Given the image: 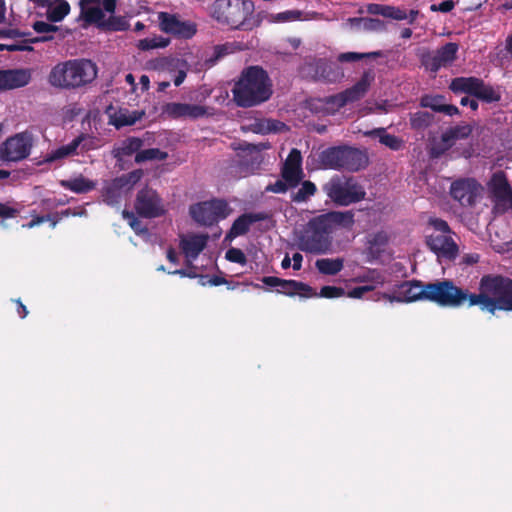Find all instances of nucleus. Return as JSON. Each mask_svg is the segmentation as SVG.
<instances>
[{
    "label": "nucleus",
    "instance_id": "1",
    "mask_svg": "<svg viewBox=\"0 0 512 512\" xmlns=\"http://www.w3.org/2000/svg\"><path fill=\"white\" fill-rule=\"evenodd\" d=\"M425 301L436 303L441 307L477 306L481 312L496 316L499 312L496 274H486L478 284V293L470 292L454 284L452 280L443 279L426 283Z\"/></svg>",
    "mask_w": 512,
    "mask_h": 512
},
{
    "label": "nucleus",
    "instance_id": "2",
    "mask_svg": "<svg viewBox=\"0 0 512 512\" xmlns=\"http://www.w3.org/2000/svg\"><path fill=\"white\" fill-rule=\"evenodd\" d=\"M232 92L240 107L248 108L267 101L272 95L268 73L260 66L245 68Z\"/></svg>",
    "mask_w": 512,
    "mask_h": 512
},
{
    "label": "nucleus",
    "instance_id": "3",
    "mask_svg": "<svg viewBox=\"0 0 512 512\" xmlns=\"http://www.w3.org/2000/svg\"><path fill=\"white\" fill-rule=\"evenodd\" d=\"M97 74V65L92 60L71 59L56 64L48 75V82L54 88L73 90L90 84Z\"/></svg>",
    "mask_w": 512,
    "mask_h": 512
},
{
    "label": "nucleus",
    "instance_id": "4",
    "mask_svg": "<svg viewBox=\"0 0 512 512\" xmlns=\"http://www.w3.org/2000/svg\"><path fill=\"white\" fill-rule=\"evenodd\" d=\"M319 162L325 169L355 173L368 167L369 155L365 149L338 145L321 151Z\"/></svg>",
    "mask_w": 512,
    "mask_h": 512
},
{
    "label": "nucleus",
    "instance_id": "5",
    "mask_svg": "<svg viewBox=\"0 0 512 512\" xmlns=\"http://www.w3.org/2000/svg\"><path fill=\"white\" fill-rule=\"evenodd\" d=\"M253 11L251 0H216L210 8L212 18L233 29H246V21Z\"/></svg>",
    "mask_w": 512,
    "mask_h": 512
},
{
    "label": "nucleus",
    "instance_id": "6",
    "mask_svg": "<svg viewBox=\"0 0 512 512\" xmlns=\"http://www.w3.org/2000/svg\"><path fill=\"white\" fill-rule=\"evenodd\" d=\"M297 245L301 251L317 255L330 251L331 233L320 216L309 220L298 236Z\"/></svg>",
    "mask_w": 512,
    "mask_h": 512
},
{
    "label": "nucleus",
    "instance_id": "7",
    "mask_svg": "<svg viewBox=\"0 0 512 512\" xmlns=\"http://www.w3.org/2000/svg\"><path fill=\"white\" fill-rule=\"evenodd\" d=\"M328 198L337 206H349L365 199L366 191L353 177H333L324 185Z\"/></svg>",
    "mask_w": 512,
    "mask_h": 512
},
{
    "label": "nucleus",
    "instance_id": "8",
    "mask_svg": "<svg viewBox=\"0 0 512 512\" xmlns=\"http://www.w3.org/2000/svg\"><path fill=\"white\" fill-rule=\"evenodd\" d=\"M231 211L226 200L217 198L193 204L189 208L192 219L208 227L225 219Z\"/></svg>",
    "mask_w": 512,
    "mask_h": 512
},
{
    "label": "nucleus",
    "instance_id": "9",
    "mask_svg": "<svg viewBox=\"0 0 512 512\" xmlns=\"http://www.w3.org/2000/svg\"><path fill=\"white\" fill-rule=\"evenodd\" d=\"M142 176L143 171L136 169L107 182L101 192L103 202L111 207L119 208L123 195L130 191Z\"/></svg>",
    "mask_w": 512,
    "mask_h": 512
},
{
    "label": "nucleus",
    "instance_id": "10",
    "mask_svg": "<svg viewBox=\"0 0 512 512\" xmlns=\"http://www.w3.org/2000/svg\"><path fill=\"white\" fill-rule=\"evenodd\" d=\"M33 147L31 133L25 131L8 137L0 144V162L17 163L29 157Z\"/></svg>",
    "mask_w": 512,
    "mask_h": 512
},
{
    "label": "nucleus",
    "instance_id": "11",
    "mask_svg": "<svg viewBox=\"0 0 512 512\" xmlns=\"http://www.w3.org/2000/svg\"><path fill=\"white\" fill-rule=\"evenodd\" d=\"M459 45L448 42L436 51L424 50L420 55L421 65L429 72L436 74L441 68L448 67L457 59Z\"/></svg>",
    "mask_w": 512,
    "mask_h": 512
},
{
    "label": "nucleus",
    "instance_id": "12",
    "mask_svg": "<svg viewBox=\"0 0 512 512\" xmlns=\"http://www.w3.org/2000/svg\"><path fill=\"white\" fill-rule=\"evenodd\" d=\"M374 80L375 74L372 70L364 71L360 79L353 86L343 92L326 97L325 103L339 109L347 103L358 101L364 97Z\"/></svg>",
    "mask_w": 512,
    "mask_h": 512
},
{
    "label": "nucleus",
    "instance_id": "13",
    "mask_svg": "<svg viewBox=\"0 0 512 512\" xmlns=\"http://www.w3.org/2000/svg\"><path fill=\"white\" fill-rule=\"evenodd\" d=\"M134 209L140 217L147 219L161 217L166 213L162 198L156 190L148 186L138 191Z\"/></svg>",
    "mask_w": 512,
    "mask_h": 512
},
{
    "label": "nucleus",
    "instance_id": "14",
    "mask_svg": "<svg viewBox=\"0 0 512 512\" xmlns=\"http://www.w3.org/2000/svg\"><path fill=\"white\" fill-rule=\"evenodd\" d=\"M482 186L474 178H458L450 185V196L461 206L472 207L480 196Z\"/></svg>",
    "mask_w": 512,
    "mask_h": 512
},
{
    "label": "nucleus",
    "instance_id": "15",
    "mask_svg": "<svg viewBox=\"0 0 512 512\" xmlns=\"http://www.w3.org/2000/svg\"><path fill=\"white\" fill-rule=\"evenodd\" d=\"M426 283L421 280L403 281L395 285L393 294L385 293L383 297L390 302L411 303L425 301Z\"/></svg>",
    "mask_w": 512,
    "mask_h": 512
},
{
    "label": "nucleus",
    "instance_id": "16",
    "mask_svg": "<svg viewBox=\"0 0 512 512\" xmlns=\"http://www.w3.org/2000/svg\"><path fill=\"white\" fill-rule=\"evenodd\" d=\"M159 27L166 34L182 39L192 38L196 32V25L190 21H181L175 14L168 12L158 13Z\"/></svg>",
    "mask_w": 512,
    "mask_h": 512
},
{
    "label": "nucleus",
    "instance_id": "17",
    "mask_svg": "<svg viewBox=\"0 0 512 512\" xmlns=\"http://www.w3.org/2000/svg\"><path fill=\"white\" fill-rule=\"evenodd\" d=\"M262 282L270 287H278L277 292L293 297L299 295L303 298H312L317 292L308 284L297 280H286L275 276H264Z\"/></svg>",
    "mask_w": 512,
    "mask_h": 512
},
{
    "label": "nucleus",
    "instance_id": "18",
    "mask_svg": "<svg viewBox=\"0 0 512 512\" xmlns=\"http://www.w3.org/2000/svg\"><path fill=\"white\" fill-rule=\"evenodd\" d=\"M426 244L438 257L453 260L458 255V246L451 234H430Z\"/></svg>",
    "mask_w": 512,
    "mask_h": 512
},
{
    "label": "nucleus",
    "instance_id": "19",
    "mask_svg": "<svg viewBox=\"0 0 512 512\" xmlns=\"http://www.w3.org/2000/svg\"><path fill=\"white\" fill-rule=\"evenodd\" d=\"M281 176L291 188L297 187L301 182L304 176L302 169V155L300 150L297 148H293L289 152L283 164Z\"/></svg>",
    "mask_w": 512,
    "mask_h": 512
},
{
    "label": "nucleus",
    "instance_id": "20",
    "mask_svg": "<svg viewBox=\"0 0 512 512\" xmlns=\"http://www.w3.org/2000/svg\"><path fill=\"white\" fill-rule=\"evenodd\" d=\"M163 113L172 119L196 120L208 115L207 108L198 104L170 102L163 107Z\"/></svg>",
    "mask_w": 512,
    "mask_h": 512
},
{
    "label": "nucleus",
    "instance_id": "21",
    "mask_svg": "<svg viewBox=\"0 0 512 512\" xmlns=\"http://www.w3.org/2000/svg\"><path fill=\"white\" fill-rule=\"evenodd\" d=\"M208 241V235L193 234L188 237H182L180 240V248L184 253L186 266L193 268L192 262L197 259L199 254L205 249Z\"/></svg>",
    "mask_w": 512,
    "mask_h": 512
},
{
    "label": "nucleus",
    "instance_id": "22",
    "mask_svg": "<svg viewBox=\"0 0 512 512\" xmlns=\"http://www.w3.org/2000/svg\"><path fill=\"white\" fill-rule=\"evenodd\" d=\"M266 219H268V215L264 212L243 213L234 220L231 228L226 234V239L232 240L238 236L245 235L249 232L252 224Z\"/></svg>",
    "mask_w": 512,
    "mask_h": 512
},
{
    "label": "nucleus",
    "instance_id": "23",
    "mask_svg": "<svg viewBox=\"0 0 512 512\" xmlns=\"http://www.w3.org/2000/svg\"><path fill=\"white\" fill-rule=\"evenodd\" d=\"M419 105L422 108H429L433 112L443 113L447 116L460 115V110L457 106L446 103L445 96L443 95H430L425 94L420 98Z\"/></svg>",
    "mask_w": 512,
    "mask_h": 512
},
{
    "label": "nucleus",
    "instance_id": "24",
    "mask_svg": "<svg viewBox=\"0 0 512 512\" xmlns=\"http://www.w3.org/2000/svg\"><path fill=\"white\" fill-rule=\"evenodd\" d=\"M332 234L336 228L352 229L355 223L354 212L349 211H330L319 215Z\"/></svg>",
    "mask_w": 512,
    "mask_h": 512
},
{
    "label": "nucleus",
    "instance_id": "25",
    "mask_svg": "<svg viewBox=\"0 0 512 512\" xmlns=\"http://www.w3.org/2000/svg\"><path fill=\"white\" fill-rule=\"evenodd\" d=\"M4 91L13 90L28 85L31 81V70L16 68L2 70Z\"/></svg>",
    "mask_w": 512,
    "mask_h": 512
},
{
    "label": "nucleus",
    "instance_id": "26",
    "mask_svg": "<svg viewBox=\"0 0 512 512\" xmlns=\"http://www.w3.org/2000/svg\"><path fill=\"white\" fill-rule=\"evenodd\" d=\"M496 276L499 312L512 313V279L498 274Z\"/></svg>",
    "mask_w": 512,
    "mask_h": 512
},
{
    "label": "nucleus",
    "instance_id": "27",
    "mask_svg": "<svg viewBox=\"0 0 512 512\" xmlns=\"http://www.w3.org/2000/svg\"><path fill=\"white\" fill-rule=\"evenodd\" d=\"M490 189L492 194L499 200L512 198V189L503 171L493 174L490 181Z\"/></svg>",
    "mask_w": 512,
    "mask_h": 512
},
{
    "label": "nucleus",
    "instance_id": "28",
    "mask_svg": "<svg viewBox=\"0 0 512 512\" xmlns=\"http://www.w3.org/2000/svg\"><path fill=\"white\" fill-rule=\"evenodd\" d=\"M59 185L76 194H85L96 188V182L84 177L82 174L75 178L62 179L59 181Z\"/></svg>",
    "mask_w": 512,
    "mask_h": 512
},
{
    "label": "nucleus",
    "instance_id": "29",
    "mask_svg": "<svg viewBox=\"0 0 512 512\" xmlns=\"http://www.w3.org/2000/svg\"><path fill=\"white\" fill-rule=\"evenodd\" d=\"M143 146V140L138 137H128L112 150L113 157L122 160L124 157L138 153Z\"/></svg>",
    "mask_w": 512,
    "mask_h": 512
},
{
    "label": "nucleus",
    "instance_id": "30",
    "mask_svg": "<svg viewBox=\"0 0 512 512\" xmlns=\"http://www.w3.org/2000/svg\"><path fill=\"white\" fill-rule=\"evenodd\" d=\"M480 80V78L472 76L456 77L452 79L449 85V89L455 94L465 93L471 96H475Z\"/></svg>",
    "mask_w": 512,
    "mask_h": 512
},
{
    "label": "nucleus",
    "instance_id": "31",
    "mask_svg": "<svg viewBox=\"0 0 512 512\" xmlns=\"http://www.w3.org/2000/svg\"><path fill=\"white\" fill-rule=\"evenodd\" d=\"M473 131L470 124H458L449 129L441 135V141L446 146H452L456 140L468 138Z\"/></svg>",
    "mask_w": 512,
    "mask_h": 512
},
{
    "label": "nucleus",
    "instance_id": "32",
    "mask_svg": "<svg viewBox=\"0 0 512 512\" xmlns=\"http://www.w3.org/2000/svg\"><path fill=\"white\" fill-rule=\"evenodd\" d=\"M80 139H73L69 144L58 147L55 150L50 151L44 157V163H52L72 155L78 154Z\"/></svg>",
    "mask_w": 512,
    "mask_h": 512
},
{
    "label": "nucleus",
    "instance_id": "33",
    "mask_svg": "<svg viewBox=\"0 0 512 512\" xmlns=\"http://www.w3.org/2000/svg\"><path fill=\"white\" fill-rule=\"evenodd\" d=\"M370 137H378L379 142L391 150L398 151L403 146V140L386 132L385 128H376L366 133Z\"/></svg>",
    "mask_w": 512,
    "mask_h": 512
},
{
    "label": "nucleus",
    "instance_id": "34",
    "mask_svg": "<svg viewBox=\"0 0 512 512\" xmlns=\"http://www.w3.org/2000/svg\"><path fill=\"white\" fill-rule=\"evenodd\" d=\"M317 73L323 80L331 83L337 82L344 76L342 69L338 65L327 61H320L317 64Z\"/></svg>",
    "mask_w": 512,
    "mask_h": 512
},
{
    "label": "nucleus",
    "instance_id": "35",
    "mask_svg": "<svg viewBox=\"0 0 512 512\" xmlns=\"http://www.w3.org/2000/svg\"><path fill=\"white\" fill-rule=\"evenodd\" d=\"M435 121L434 114L427 111H416L414 113H410L409 115V123L411 129L415 131H424Z\"/></svg>",
    "mask_w": 512,
    "mask_h": 512
},
{
    "label": "nucleus",
    "instance_id": "36",
    "mask_svg": "<svg viewBox=\"0 0 512 512\" xmlns=\"http://www.w3.org/2000/svg\"><path fill=\"white\" fill-rule=\"evenodd\" d=\"M317 270L323 275H336L344 267V261L342 258H321L315 262Z\"/></svg>",
    "mask_w": 512,
    "mask_h": 512
},
{
    "label": "nucleus",
    "instance_id": "37",
    "mask_svg": "<svg viewBox=\"0 0 512 512\" xmlns=\"http://www.w3.org/2000/svg\"><path fill=\"white\" fill-rule=\"evenodd\" d=\"M70 12V5L66 0H57L56 5L50 6L46 16L50 22L62 21Z\"/></svg>",
    "mask_w": 512,
    "mask_h": 512
},
{
    "label": "nucleus",
    "instance_id": "38",
    "mask_svg": "<svg viewBox=\"0 0 512 512\" xmlns=\"http://www.w3.org/2000/svg\"><path fill=\"white\" fill-rule=\"evenodd\" d=\"M140 117L141 114H138L136 111L130 113L127 110H120L111 117V124L119 129L121 127L134 125Z\"/></svg>",
    "mask_w": 512,
    "mask_h": 512
},
{
    "label": "nucleus",
    "instance_id": "39",
    "mask_svg": "<svg viewBox=\"0 0 512 512\" xmlns=\"http://www.w3.org/2000/svg\"><path fill=\"white\" fill-rule=\"evenodd\" d=\"M474 97L490 104L500 101L501 94L481 79Z\"/></svg>",
    "mask_w": 512,
    "mask_h": 512
},
{
    "label": "nucleus",
    "instance_id": "40",
    "mask_svg": "<svg viewBox=\"0 0 512 512\" xmlns=\"http://www.w3.org/2000/svg\"><path fill=\"white\" fill-rule=\"evenodd\" d=\"M230 52L231 45L229 43L214 46L212 55L204 58L202 68L209 69L213 67L221 58Z\"/></svg>",
    "mask_w": 512,
    "mask_h": 512
},
{
    "label": "nucleus",
    "instance_id": "41",
    "mask_svg": "<svg viewBox=\"0 0 512 512\" xmlns=\"http://www.w3.org/2000/svg\"><path fill=\"white\" fill-rule=\"evenodd\" d=\"M167 157H168L167 152L162 151L159 148H149V149H145V150H140L135 155V162L143 163V162L152 161V160L163 161V160H166Z\"/></svg>",
    "mask_w": 512,
    "mask_h": 512
},
{
    "label": "nucleus",
    "instance_id": "42",
    "mask_svg": "<svg viewBox=\"0 0 512 512\" xmlns=\"http://www.w3.org/2000/svg\"><path fill=\"white\" fill-rule=\"evenodd\" d=\"M96 1L97 0H81L80 4L81 6H84L85 3H92ZM82 16L86 22L97 23L99 26L105 18L103 11L99 7H90L87 9L82 7Z\"/></svg>",
    "mask_w": 512,
    "mask_h": 512
},
{
    "label": "nucleus",
    "instance_id": "43",
    "mask_svg": "<svg viewBox=\"0 0 512 512\" xmlns=\"http://www.w3.org/2000/svg\"><path fill=\"white\" fill-rule=\"evenodd\" d=\"M170 44V39L162 36H154L151 38H144L138 41L137 47L142 51H148L156 48H165Z\"/></svg>",
    "mask_w": 512,
    "mask_h": 512
},
{
    "label": "nucleus",
    "instance_id": "44",
    "mask_svg": "<svg viewBox=\"0 0 512 512\" xmlns=\"http://www.w3.org/2000/svg\"><path fill=\"white\" fill-rule=\"evenodd\" d=\"M317 191L316 185L307 180L302 183L301 188L291 195V200L296 203H301L307 201L311 196H313Z\"/></svg>",
    "mask_w": 512,
    "mask_h": 512
},
{
    "label": "nucleus",
    "instance_id": "45",
    "mask_svg": "<svg viewBox=\"0 0 512 512\" xmlns=\"http://www.w3.org/2000/svg\"><path fill=\"white\" fill-rule=\"evenodd\" d=\"M383 54L381 51H373L368 53H358V52H345L340 53L337 57V60L340 63H346V62H355L366 58H378L381 57Z\"/></svg>",
    "mask_w": 512,
    "mask_h": 512
},
{
    "label": "nucleus",
    "instance_id": "46",
    "mask_svg": "<svg viewBox=\"0 0 512 512\" xmlns=\"http://www.w3.org/2000/svg\"><path fill=\"white\" fill-rule=\"evenodd\" d=\"M100 28L106 31H124L128 28V23L121 16H110L100 23Z\"/></svg>",
    "mask_w": 512,
    "mask_h": 512
},
{
    "label": "nucleus",
    "instance_id": "47",
    "mask_svg": "<svg viewBox=\"0 0 512 512\" xmlns=\"http://www.w3.org/2000/svg\"><path fill=\"white\" fill-rule=\"evenodd\" d=\"M122 216L128 221L130 227L137 235H144L148 233V228L142 224L132 211L123 210Z\"/></svg>",
    "mask_w": 512,
    "mask_h": 512
},
{
    "label": "nucleus",
    "instance_id": "48",
    "mask_svg": "<svg viewBox=\"0 0 512 512\" xmlns=\"http://www.w3.org/2000/svg\"><path fill=\"white\" fill-rule=\"evenodd\" d=\"M388 241H389V237L386 232H384V231L376 232L373 235H371L368 239L369 248L371 250L375 249L377 252H379L382 247L387 245Z\"/></svg>",
    "mask_w": 512,
    "mask_h": 512
},
{
    "label": "nucleus",
    "instance_id": "49",
    "mask_svg": "<svg viewBox=\"0 0 512 512\" xmlns=\"http://www.w3.org/2000/svg\"><path fill=\"white\" fill-rule=\"evenodd\" d=\"M225 258L232 263L240 265H245L247 263L245 253L241 249L235 247H231L226 251Z\"/></svg>",
    "mask_w": 512,
    "mask_h": 512
},
{
    "label": "nucleus",
    "instance_id": "50",
    "mask_svg": "<svg viewBox=\"0 0 512 512\" xmlns=\"http://www.w3.org/2000/svg\"><path fill=\"white\" fill-rule=\"evenodd\" d=\"M346 295L345 290L342 287H336V286H323L320 290V293L315 296L323 297V298H339Z\"/></svg>",
    "mask_w": 512,
    "mask_h": 512
},
{
    "label": "nucleus",
    "instance_id": "51",
    "mask_svg": "<svg viewBox=\"0 0 512 512\" xmlns=\"http://www.w3.org/2000/svg\"><path fill=\"white\" fill-rule=\"evenodd\" d=\"M428 223L435 230L433 234H452L448 223L441 218H430Z\"/></svg>",
    "mask_w": 512,
    "mask_h": 512
},
{
    "label": "nucleus",
    "instance_id": "52",
    "mask_svg": "<svg viewBox=\"0 0 512 512\" xmlns=\"http://www.w3.org/2000/svg\"><path fill=\"white\" fill-rule=\"evenodd\" d=\"M80 138H81V142L79 144L78 149H80L81 153L88 152L95 148V141L92 136L85 134V133H81L75 139H80Z\"/></svg>",
    "mask_w": 512,
    "mask_h": 512
},
{
    "label": "nucleus",
    "instance_id": "53",
    "mask_svg": "<svg viewBox=\"0 0 512 512\" xmlns=\"http://www.w3.org/2000/svg\"><path fill=\"white\" fill-rule=\"evenodd\" d=\"M384 17L395 19V20H405V19H407V13L400 8L386 5L385 11H384Z\"/></svg>",
    "mask_w": 512,
    "mask_h": 512
},
{
    "label": "nucleus",
    "instance_id": "54",
    "mask_svg": "<svg viewBox=\"0 0 512 512\" xmlns=\"http://www.w3.org/2000/svg\"><path fill=\"white\" fill-rule=\"evenodd\" d=\"M32 27L34 31L39 34L56 32L59 29L57 26L44 21H36L33 23Z\"/></svg>",
    "mask_w": 512,
    "mask_h": 512
},
{
    "label": "nucleus",
    "instance_id": "55",
    "mask_svg": "<svg viewBox=\"0 0 512 512\" xmlns=\"http://www.w3.org/2000/svg\"><path fill=\"white\" fill-rule=\"evenodd\" d=\"M289 188L291 187L285 180H277L275 183L267 185L265 191L272 193H286Z\"/></svg>",
    "mask_w": 512,
    "mask_h": 512
},
{
    "label": "nucleus",
    "instance_id": "56",
    "mask_svg": "<svg viewBox=\"0 0 512 512\" xmlns=\"http://www.w3.org/2000/svg\"><path fill=\"white\" fill-rule=\"evenodd\" d=\"M46 221H50L52 224V227H55L56 224L60 221V217L58 214H47V215L38 216L31 221L30 226L39 225Z\"/></svg>",
    "mask_w": 512,
    "mask_h": 512
},
{
    "label": "nucleus",
    "instance_id": "57",
    "mask_svg": "<svg viewBox=\"0 0 512 512\" xmlns=\"http://www.w3.org/2000/svg\"><path fill=\"white\" fill-rule=\"evenodd\" d=\"M9 51V52H15V51H26L31 52L34 50V48L29 44H0V51Z\"/></svg>",
    "mask_w": 512,
    "mask_h": 512
},
{
    "label": "nucleus",
    "instance_id": "58",
    "mask_svg": "<svg viewBox=\"0 0 512 512\" xmlns=\"http://www.w3.org/2000/svg\"><path fill=\"white\" fill-rule=\"evenodd\" d=\"M373 290H374V286H372V285L358 286V287H355L352 290L348 291L347 296L349 298L360 299L363 297V295L365 293L373 291Z\"/></svg>",
    "mask_w": 512,
    "mask_h": 512
},
{
    "label": "nucleus",
    "instance_id": "59",
    "mask_svg": "<svg viewBox=\"0 0 512 512\" xmlns=\"http://www.w3.org/2000/svg\"><path fill=\"white\" fill-rule=\"evenodd\" d=\"M30 35L29 32H22L19 29L14 28H4L0 29V38H19Z\"/></svg>",
    "mask_w": 512,
    "mask_h": 512
},
{
    "label": "nucleus",
    "instance_id": "60",
    "mask_svg": "<svg viewBox=\"0 0 512 512\" xmlns=\"http://www.w3.org/2000/svg\"><path fill=\"white\" fill-rule=\"evenodd\" d=\"M200 278H201L200 284L202 286H205L207 284L210 286H220L223 284H229V281H227L224 277L218 276V275H214V276L210 277L208 281L203 280L205 278V276H203V275H201Z\"/></svg>",
    "mask_w": 512,
    "mask_h": 512
},
{
    "label": "nucleus",
    "instance_id": "61",
    "mask_svg": "<svg viewBox=\"0 0 512 512\" xmlns=\"http://www.w3.org/2000/svg\"><path fill=\"white\" fill-rule=\"evenodd\" d=\"M282 128H286V125L283 122L278 121V120H267L266 121V127L265 128H261L260 131L278 132Z\"/></svg>",
    "mask_w": 512,
    "mask_h": 512
},
{
    "label": "nucleus",
    "instance_id": "62",
    "mask_svg": "<svg viewBox=\"0 0 512 512\" xmlns=\"http://www.w3.org/2000/svg\"><path fill=\"white\" fill-rule=\"evenodd\" d=\"M17 214L18 210L16 208L10 207L7 204L0 202V218H14Z\"/></svg>",
    "mask_w": 512,
    "mask_h": 512
},
{
    "label": "nucleus",
    "instance_id": "63",
    "mask_svg": "<svg viewBox=\"0 0 512 512\" xmlns=\"http://www.w3.org/2000/svg\"><path fill=\"white\" fill-rule=\"evenodd\" d=\"M455 6V3L452 0H444L438 6L432 5V11H440L443 13L450 12Z\"/></svg>",
    "mask_w": 512,
    "mask_h": 512
},
{
    "label": "nucleus",
    "instance_id": "64",
    "mask_svg": "<svg viewBox=\"0 0 512 512\" xmlns=\"http://www.w3.org/2000/svg\"><path fill=\"white\" fill-rule=\"evenodd\" d=\"M300 12L299 11H285L282 13L277 14L276 19L279 21H288V20H295L299 18Z\"/></svg>",
    "mask_w": 512,
    "mask_h": 512
}]
</instances>
